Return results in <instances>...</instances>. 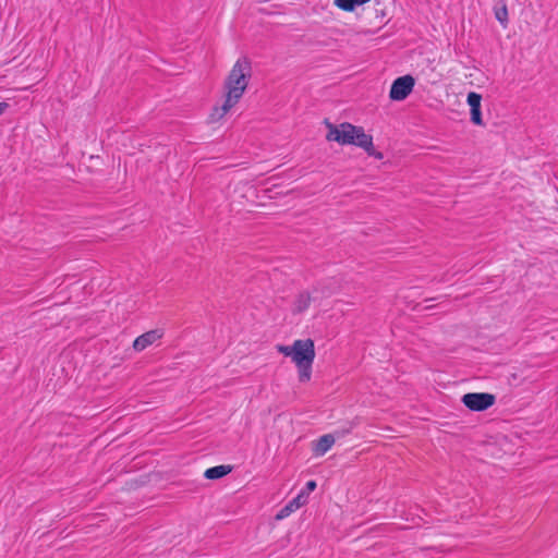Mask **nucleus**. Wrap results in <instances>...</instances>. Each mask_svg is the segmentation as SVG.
Wrapping results in <instances>:
<instances>
[{
	"instance_id": "obj_1",
	"label": "nucleus",
	"mask_w": 558,
	"mask_h": 558,
	"mask_svg": "<svg viewBox=\"0 0 558 558\" xmlns=\"http://www.w3.org/2000/svg\"><path fill=\"white\" fill-rule=\"evenodd\" d=\"M325 125L328 130L326 134L327 141L336 142L340 145H354L363 148L369 156H374L377 159L383 158V154L375 150L372 135L366 134L362 126L349 122L333 124L328 120L325 121Z\"/></svg>"
},
{
	"instance_id": "obj_2",
	"label": "nucleus",
	"mask_w": 558,
	"mask_h": 558,
	"mask_svg": "<svg viewBox=\"0 0 558 558\" xmlns=\"http://www.w3.org/2000/svg\"><path fill=\"white\" fill-rule=\"evenodd\" d=\"M276 349L279 353L290 357L294 363L300 383H308L311 380L313 363L316 356L315 343L312 339H298L290 345L278 344Z\"/></svg>"
},
{
	"instance_id": "obj_3",
	"label": "nucleus",
	"mask_w": 558,
	"mask_h": 558,
	"mask_svg": "<svg viewBox=\"0 0 558 558\" xmlns=\"http://www.w3.org/2000/svg\"><path fill=\"white\" fill-rule=\"evenodd\" d=\"M251 77V61L246 57L239 58L225 80L223 97L238 104L243 97Z\"/></svg>"
},
{
	"instance_id": "obj_4",
	"label": "nucleus",
	"mask_w": 558,
	"mask_h": 558,
	"mask_svg": "<svg viewBox=\"0 0 558 558\" xmlns=\"http://www.w3.org/2000/svg\"><path fill=\"white\" fill-rule=\"evenodd\" d=\"M496 401V397L488 392H470L462 397L463 404L471 411H485Z\"/></svg>"
},
{
	"instance_id": "obj_5",
	"label": "nucleus",
	"mask_w": 558,
	"mask_h": 558,
	"mask_svg": "<svg viewBox=\"0 0 558 558\" xmlns=\"http://www.w3.org/2000/svg\"><path fill=\"white\" fill-rule=\"evenodd\" d=\"M415 80L412 75L396 78L390 87L389 97L393 101L404 100L413 90Z\"/></svg>"
},
{
	"instance_id": "obj_6",
	"label": "nucleus",
	"mask_w": 558,
	"mask_h": 558,
	"mask_svg": "<svg viewBox=\"0 0 558 558\" xmlns=\"http://www.w3.org/2000/svg\"><path fill=\"white\" fill-rule=\"evenodd\" d=\"M307 502V495L304 490H301L292 500H290L283 508H281L276 514V520H283L291 513L300 509Z\"/></svg>"
},
{
	"instance_id": "obj_7",
	"label": "nucleus",
	"mask_w": 558,
	"mask_h": 558,
	"mask_svg": "<svg viewBox=\"0 0 558 558\" xmlns=\"http://www.w3.org/2000/svg\"><path fill=\"white\" fill-rule=\"evenodd\" d=\"M162 331L159 329L149 330L141 336H138L133 342V349L136 352H142L146 348L150 347L155 342H157L162 337Z\"/></svg>"
},
{
	"instance_id": "obj_8",
	"label": "nucleus",
	"mask_w": 558,
	"mask_h": 558,
	"mask_svg": "<svg viewBox=\"0 0 558 558\" xmlns=\"http://www.w3.org/2000/svg\"><path fill=\"white\" fill-rule=\"evenodd\" d=\"M482 96L475 92L468 94L466 102L470 106L471 121L476 125H483L481 113Z\"/></svg>"
},
{
	"instance_id": "obj_9",
	"label": "nucleus",
	"mask_w": 558,
	"mask_h": 558,
	"mask_svg": "<svg viewBox=\"0 0 558 558\" xmlns=\"http://www.w3.org/2000/svg\"><path fill=\"white\" fill-rule=\"evenodd\" d=\"M235 105L236 104H234L233 101L223 97L222 104L216 105L211 109L207 119L208 123L215 124L217 122H220Z\"/></svg>"
},
{
	"instance_id": "obj_10",
	"label": "nucleus",
	"mask_w": 558,
	"mask_h": 558,
	"mask_svg": "<svg viewBox=\"0 0 558 558\" xmlns=\"http://www.w3.org/2000/svg\"><path fill=\"white\" fill-rule=\"evenodd\" d=\"M335 437L331 434H326L322 437H319L313 447L314 454L316 457L324 456L328 450L331 449V447L335 444Z\"/></svg>"
},
{
	"instance_id": "obj_11",
	"label": "nucleus",
	"mask_w": 558,
	"mask_h": 558,
	"mask_svg": "<svg viewBox=\"0 0 558 558\" xmlns=\"http://www.w3.org/2000/svg\"><path fill=\"white\" fill-rule=\"evenodd\" d=\"M232 471L230 465H217L205 471L204 476L208 480H218L228 475Z\"/></svg>"
},
{
	"instance_id": "obj_12",
	"label": "nucleus",
	"mask_w": 558,
	"mask_h": 558,
	"mask_svg": "<svg viewBox=\"0 0 558 558\" xmlns=\"http://www.w3.org/2000/svg\"><path fill=\"white\" fill-rule=\"evenodd\" d=\"M371 0H333V4L342 11L353 12L357 7L368 3Z\"/></svg>"
},
{
	"instance_id": "obj_13",
	"label": "nucleus",
	"mask_w": 558,
	"mask_h": 558,
	"mask_svg": "<svg viewBox=\"0 0 558 558\" xmlns=\"http://www.w3.org/2000/svg\"><path fill=\"white\" fill-rule=\"evenodd\" d=\"M311 305V295L306 292L300 293L293 303V312L302 313Z\"/></svg>"
},
{
	"instance_id": "obj_14",
	"label": "nucleus",
	"mask_w": 558,
	"mask_h": 558,
	"mask_svg": "<svg viewBox=\"0 0 558 558\" xmlns=\"http://www.w3.org/2000/svg\"><path fill=\"white\" fill-rule=\"evenodd\" d=\"M496 19L504 25V27L507 26L508 23V10L507 7L504 5L502 8L496 10L495 12Z\"/></svg>"
},
{
	"instance_id": "obj_15",
	"label": "nucleus",
	"mask_w": 558,
	"mask_h": 558,
	"mask_svg": "<svg viewBox=\"0 0 558 558\" xmlns=\"http://www.w3.org/2000/svg\"><path fill=\"white\" fill-rule=\"evenodd\" d=\"M317 484L315 481H308L306 483V488L304 489V492L306 493V495L308 496L310 493H312L313 490H315Z\"/></svg>"
},
{
	"instance_id": "obj_16",
	"label": "nucleus",
	"mask_w": 558,
	"mask_h": 558,
	"mask_svg": "<svg viewBox=\"0 0 558 558\" xmlns=\"http://www.w3.org/2000/svg\"><path fill=\"white\" fill-rule=\"evenodd\" d=\"M9 105L7 102H0V116L4 113Z\"/></svg>"
}]
</instances>
